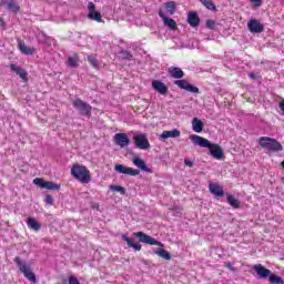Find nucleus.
<instances>
[{
	"label": "nucleus",
	"instance_id": "obj_1",
	"mask_svg": "<svg viewBox=\"0 0 284 284\" xmlns=\"http://www.w3.org/2000/svg\"><path fill=\"white\" fill-rule=\"evenodd\" d=\"M190 141L200 148H207L211 156L216 159V161H222V159H225V152H223V148H221V145L214 144L210 142V140L196 134L190 135Z\"/></svg>",
	"mask_w": 284,
	"mask_h": 284
},
{
	"label": "nucleus",
	"instance_id": "obj_2",
	"mask_svg": "<svg viewBox=\"0 0 284 284\" xmlns=\"http://www.w3.org/2000/svg\"><path fill=\"white\" fill-rule=\"evenodd\" d=\"M71 174L77 179V181H80V183H89L92 181L90 170L81 164H73L71 168Z\"/></svg>",
	"mask_w": 284,
	"mask_h": 284
},
{
	"label": "nucleus",
	"instance_id": "obj_3",
	"mask_svg": "<svg viewBox=\"0 0 284 284\" xmlns=\"http://www.w3.org/2000/svg\"><path fill=\"white\" fill-rule=\"evenodd\" d=\"M258 143L263 150H267L268 152H283V145L275 139L262 136L260 138Z\"/></svg>",
	"mask_w": 284,
	"mask_h": 284
},
{
	"label": "nucleus",
	"instance_id": "obj_4",
	"mask_svg": "<svg viewBox=\"0 0 284 284\" xmlns=\"http://www.w3.org/2000/svg\"><path fill=\"white\" fill-rule=\"evenodd\" d=\"M14 263L18 265L23 276L30 281V283H37V276L33 274L32 270H30V265H28V263L23 262L21 257H16Z\"/></svg>",
	"mask_w": 284,
	"mask_h": 284
},
{
	"label": "nucleus",
	"instance_id": "obj_5",
	"mask_svg": "<svg viewBox=\"0 0 284 284\" xmlns=\"http://www.w3.org/2000/svg\"><path fill=\"white\" fill-rule=\"evenodd\" d=\"M133 236H136V239L140 240V243H145L146 245H158L159 247H163V243L156 241V239L143 232L133 233Z\"/></svg>",
	"mask_w": 284,
	"mask_h": 284
},
{
	"label": "nucleus",
	"instance_id": "obj_6",
	"mask_svg": "<svg viewBox=\"0 0 284 284\" xmlns=\"http://www.w3.org/2000/svg\"><path fill=\"white\" fill-rule=\"evenodd\" d=\"M133 142L139 150H150V141L145 133L133 135Z\"/></svg>",
	"mask_w": 284,
	"mask_h": 284
},
{
	"label": "nucleus",
	"instance_id": "obj_7",
	"mask_svg": "<svg viewBox=\"0 0 284 284\" xmlns=\"http://www.w3.org/2000/svg\"><path fill=\"white\" fill-rule=\"evenodd\" d=\"M73 106L75 108V110H79L80 114H83L84 116H90L92 112V106L81 99L74 100Z\"/></svg>",
	"mask_w": 284,
	"mask_h": 284
},
{
	"label": "nucleus",
	"instance_id": "obj_8",
	"mask_svg": "<svg viewBox=\"0 0 284 284\" xmlns=\"http://www.w3.org/2000/svg\"><path fill=\"white\" fill-rule=\"evenodd\" d=\"M88 10V19H91V21H97L98 23L103 22V18H101V13L97 11V6H94V2H89Z\"/></svg>",
	"mask_w": 284,
	"mask_h": 284
},
{
	"label": "nucleus",
	"instance_id": "obj_9",
	"mask_svg": "<svg viewBox=\"0 0 284 284\" xmlns=\"http://www.w3.org/2000/svg\"><path fill=\"white\" fill-rule=\"evenodd\" d=\"M115 172L119 174H128L129 176H139V170L125 166L123 164H116L114 166Z\"/></svg>",
	"mask_w": 284,
	"mask_h": 284
},
{
	"label": "nucleus",
	"instance_id": "obj_10",
	"mask_svg": "<svg viewBox=\"0 0 284 284\" xmlns=\"http://www.w3.org/2000/svg\"><path fill=\"white\" fill-rule=\"evenodd\" d=\"M174 85L181 88V90H186V92H192L193 94H199V88L190 84L186 80H176L174 81Z\"/></svg>",
	"mask_w": 284,
	"mask_h": 284
},
{
	"label": "nucleus",
	"instance_id": "obj_11",
	"mask_svg": "<svg viewBox=\"0 0 284 284\" xmlns=\"http://www.w3.org/2000/svg\"><path fill=\"white\" fill-rule=\"evenodd\" d=\"M247 29L250 30V32H252L253 34H261V32H263L264 27L261 23V21L256 20V19H251L247 22Z\"/></svg>",
	"mask_w": 284,
	"mask_h": 284
},
{
	"label": "nucleus",
	"instance_id": "obj_12",
	"mask_svg": "<svg viewBox=\"0 0 284 284\" xmlns=\"http://www.w3.org/2000/svg\"><path fill=\"white\" fill-rule=\"evenodd\" d=\"M0 6L7 8L10 12H14V14L21 10V7L16 0H0Z\"/></svg>",
	"mask_w": 284,
	"mask_h": 284
},
{
	"label": "nucleus",
	"instance_id": "obj_13",
	"mask_svg": "<svg viewBox=\"0 0 284 284\" xmlns=\"http://www.w3.org/2000/svg\"><path fill=\"white\" fill-rule=\"evenodd\" d=\"M113 141L120 148H128L130 145V138H128L126 133H116L113 136Z\"/></svg>",
	"mask_w": 284,
	"mask_h": 284
},
{
	"label": "nucleus",
	"instance_id": "obj_14",
	"mask_svg": "<svg viewBox=\"0 0 284 284\" xmlns=\"http://www.w3.org/2000/svg\"><path fill=\"white\" fill-rule=\"evenodd\" d=\"M252 268L254 270V272H256L260 278H270V274H272L271 270L265 268V266L261 264L253 265Z\"/></svg>",
	"mask_w": 284,
	"mask_h": 284
},
{
	"label": "nucleus",
	"instance_id": "obj_15",
	"mask_svg": "<svg viewBox=\"0 0 284 284\" xmlns=\"http://www.w3.org/2000/svg\"><path fill=\"white\" fill-rule=\"evenodd\" d=\"M179 136H181V131L173 129L171 131H163L159 139L160 141H166V139H179Z\"/></svg>",
	"mask_w": 284,
	"mask_h": 284
},
{
	"label": "nucleus",
	"instance_id": "obj_16",
	"mask_svg": "<svg viewBox=\"0 0 284 284\" xmlns=\"http://www.w3.org/2000/svg\"><path fill=\"white\" fill-rule=\"evenodd\" d=\"M152 88L153 90H155V92H159V94H162V95L168 94V85H165V83L159 80H154L152 82Z\"/></svg>",
	"mask_w": 284,
	"mask_h": 284
},
{
	"label": "nucleus",
	"instance_id": "obj_17",
	"mask_svg": "<svg viewBox=\"0 0 284 284\" xmlns=\"http://www.w3.org/2000/svg\"><path fill=\"white\" fill-rule=\"evenodd\" d=\"M159 17L163 20L164 26H168L171 30H175L176 28V21L174 19L165 17V13L163 11H159Z\"/></svg>",
	"mask_w": 284,
	"mask_h": 284
},
{
	"label": "nucleus",
	"instance_id": "obj_18",
	"mask_svg": "<svg viewBox=\"0 0 284 284\" xmlns=\"http://www.w3.org/2000/svg\"><path fill=\"white\" fill-rule=\"evenodd\" d=\"M209 190L211 194H214L215 196H225V191H223V186L216 183H211L209 185Z\"/></svg>",
	"mask_w": 284,
	"mask_h": 284
},
{
	"label": "nucleus",
	"instance_id": "obj_19",
	"mask_svg": "<svg viewBox=\"0 0 284 284\" xmlns=\"http://www.w3.org/2000/svg\"><path fill=\"white\" fill-rule=\"evenodd\" d=\"M132 163L135 165V168L142 170V172H151L150 168H148V164H145V161H143L141 158H133Z\"/></svg>",
	"mask_w": 284,
	"mask_h": 284
},
{
	"label": "nucleus",
	"instance_id": "obj_20",
	"mask_svg": "<svg viewBox=\"0 0 284 284\" xmlns=\"http://www.w3.org/2000/svg\"><path fill=\"white\" fill-rule=\"evenodd\" d=\"M187 23L189 26H191V28L199 27V23H201V20L199 19V14H196V12H189Z\"/></svg>",
	"mask_w": 284,
	"mask_h": 284
},
{
	"label": "nucleus",
	"instance_id": "obj_21",
	"mask_svg": "<svg viewBox=\"0 0 284 284\" xmlns=\"http://www.w3.org/2000/svg\"><path fill=\"white\" fill-rule=\"evenodd\" d=\"M169 74L173 79H183V77H185V73L183 72V70H181V68H178V67L169 68Z\"/></svg>",
	"mask_w": 284,
	"mask_h": 284
},
{
	"label": "nucleus",
	"instance_id": "obj_22",
	"mask_svg": "<svg viewBox=\"0 0 284 284\" xmlns=\"http://www.w3.org/2000/svg\"><path fill=\"white\" fill-rule=\"evenodd\" d=\"M10 70H12V72H16V74H19L22 81H28V73L26 72V70L19 68L17 64H11Z\"/></svg>",
	"mask_w": 284,
	"mask_h": 284
},
{
	"label": "nucleus",
	"instance_id": "obj_23",
	"mask_svg": "<svg viewBox=\"0 0 284 284\" xmlns=\"http://www.w3.org/2000/svg\"><path fill=\"white\" fill-rule=\"evenodd\" d=\"M27 225L29 230H33V232H39V230H41V224L34 217H28Z\"/></svg>",
	"mask_w": 284,
	"mask_h": 284
},
{
	"label": "nucleus",
	"instance_id": "obj_24",
	"mask_svg": "<svg viewBox=\"0 0 284 284\" xmlns=\"http://www.w3.org/2000/svg\"><path fill=\"white\" fill-rule=\"evenodd\" d=\"M122 240L125 241V243L129 245V247H133L135 252H141V244L134 243V241L129 237L128 235H122Z\"/></svg>",
	"mask_w": 284,
	"mask_h": 284
},
{
	"label": "nucleus",
	"instance_id": "obj_25",
	"mask_svg": "<svg viewBox=\"0 0 284 284\" xmlns=\"http://www.w3.org/2000/svg\"><path fill=\"white\" fill-rule=\"evenodd\" d=\"M18 45L22 54H34V48L26 45L22 41H19Z\"/></svg>",
	"mask_w": 284,
	"mask_h": 284
},
{
	"label": "nucleus",
	"instance_id": "obj_26",
	"mask_svg": "<svg viewBox=\"0 0 284 284\" xmlns=\"http://www.w3.org/2000/svg\"><path fill=\"white\" fill-rule=\"evenodd\" d=\"M192 129L193 132H196L197 134L203 132V121L199 120V118H194L192 121Z\"/></svg>",
	"mask_w": 284,
	"mask_h": 284
},
{
	"label": "nucleus",
	"instance_id": "obj_27",
	"mask_svg": "<svg viewBox=\"0 0 284 284\" xmlns=\"http://www.w3.org/2000/svg\"><path fill=\"white\" fill-rule=\"evenodd\" d=\"M226 201L230 204V206L235 207V210L241 207V202H239V200H236V197H234L233 195H226Z\"/></svg>",
	"mask_w": 284,
	"mask_h": 284
},
{
	"label": "nucleus",
	"instance_id": "obj_28",
	"mask_svg": "<svg viewBox=\"0 0 284 284\" xmlns=\"http://www.w3.org/2000/svg\"><path fill=\"white\" fill-rule=\"evenodd\" d=\"M268 282L271 284H284L283 277L274 274L271 272V274L268 275Z\"/></svg>",
	"mask_w": 284,
	"mask_h": 284
},
{
	"label": "nucleus",
	"instance_id": "obj_29",
	"mask_svg": "<svg viewBox=\"0 0 284 284\" xmlns=\"http://www.w3.org/2000/svg\"><path fill=\"white\" fill-rule=\"evenodd\" d=\"M67 65L69 68H79V55L69 57Z\"/></svg>",
	"mask_w": 284,
	"mask_h": 284
},
{
	"label": "nucleus",
	"instance_id": "obj_30",
	"mask_svg": "<svg viewBox=\"0 0 284 284\" xmlns=\"http://www.w3.org/2000/svg\"><path fill=\"white\" fill-rule=\"evenodd\" d=\"M202 6L205 7L206 10H211L212 12L216 11V6H214V2L212 0H199Z\"/></svg>",
	"mask_w": 284,
	"mask_h": 284
},
{
	"label": "nucleus",
	"instance_id": "obj_31",
	"mask_svg": "<svg viewBox=\"0 0 284 284\" xmlns=\"http://www.w3.org/2000/svg\"><path fill=\"white\" fill-rule=\"evenodd\" d=\"M155 254L161 258H164L165 261L172 260V255L165 250L159 248L158 251H155Z\"/></svg>",
	"mask_w": 284,
	"mask_h": 284
},
{
	"label": "nucleus",
	"instance_id": "obj_32",
	"mask_svg": "<svg viewBox=\"0 0 284 284\" xmlns=\"http://www.w3.org/2000/svg\"><path fill=\"white\" fill-rule=\"evenodd\" d=\"M164 8L169 14H174V12H176V3L174 1L166 2Z\"/></svg>",
	"mask_w": 284,
	"mask_h": 284
},
{
	"label": "nucleus",
	"instance_id": "obj_33",
	"mask_svg": "<svg viewBox=\"0 0 284 284\" xmlns=\"http://www.w3.org/2000/svg\"><path fill=\"white\" fill-rule=\"evenodd\" d=\"M43 190H61V185L54 183V182H44Z\"/></svg>",
	"mask_w": 284,
	"mask_h": 284
},
{
	"label": "nucleus",
	"instance_id": "obj_34",
	"mask_svg": "<svg viewBox=\"0 0 284 284\" xmlns=\"http://www.w3.org/2000/svg\"><path fill=\"white\" fill-rule=\"evenodd\" d=\"M111 192H119L120 194H125V187L119 185H110Z\"/></svg>",
	"mask_w": 284,
	"mask_h": 284
},
{
	"label": "nucleus",
	"instance_id": "obj_35",
	"mask_svg": "<svg viewBox=\"0 0 284 284\" xmlns=\"http://www.w3.org/2000/svg\"><path fill=\"white\" fill-rule=\"evenodd\" d=\"M88 61L93 68H99V61L97 60V55H89Z\"/></svg>",
	"mask_w": 284,
	"mask_h": 284
},
{
	"label": "nucleus",
	"instance_id": "obj_36",
	"mask_svg": "<svg viewBox=\"0 0 284 284\" xmlns=\"http://www.w3.org/2000/svg\"><path fill=\"white\" fill-rule=\"evenodd\" d=\"M33 185H38V187H41L43 190V187L45 185V181H43V179H41V178H36L33 180Z\"/></svg>",
	"mask_w": 284,
	"mask_h": 284
},
{
	"label": "nucleus",
	"instance_id": "obj_37",
	"mask_svg": "<svg viewBox=\"0 0 284 284\" xmlns=\"http://www.w3.org/2000/svg\"><path fill=\"white\" fill-rule=\"evenodd\" d=\"M206 28H209V30H216V21L207 20L206 21Z\"/></svg>",
	"mask_w": 284,
	"mask_h": 284
},
{
	"label": "nucleus",
	"instance_id": "obj_38",
	"mask_svg": "<svg viewBox=\"0 0 284 284\" xmlns=\"http://www.w3.org/2000/svg\"><path fill=\"white\" fill-rule=\"evenodd\" d=\"M250 3H252L253 8H261L263 0H250Z\"/></svg>",
	"mask_w": 284,
	"mask_h": 284
},
{
	"label": "nucleus",
	"instance_id": "obj_39",
	"mask_svg": "<svg viewBox=\"0 0 284 284\" xmlns=\"http://www.w3.org/2000/svg\"><path fill=\"white\" fill-rule=\"evenodd\" d=\"M122 59H132V54L128 51L121 52Z\"/></svg>",
	"mask_w": 284,
	"mask_h": 284
},
{
	"label": "nucleus",
	"instance_id": "obj_40",
	"mask_svg": "<svg viewBox=\"0 0 284 284\" xmlns=\"http://www.w3.org/2000/svg\"><path fill=\"white\" fill-rule=\"evenodd\" d=\"M69 284H81L79 280L74 276L69 277Z\"/></svg>",
	"mask_w": 284,
	"mask_h": 284
},
{
	"label": "nucleus",
	"instance_id": "obj_41",
	"mask_svg": "<svg viewBox=\"0 0 284 284\" xmlns=\"http://www.w3.org/2000/svg\"><path fill=\"white\" fill-rule=\"evenodd\" d=\"M184 164H185L187 168H194V162H192L190 159H185V160H184Z\"/></svg>",
	"mask_w": 284,
	"mask_h": 284
},
{
	"label": "nucleus",
	"instance_id": "obj_42",
	"mask_svg": "<svg viewBox=\"0 0 284 284\" xmlns=\"http://www.w3.org/2000/svg\"><path fill=\"white\" fill-rule=\"evenodd\" d=\"M52 202H53L52 195H47L45 196V203H48V205H52Z\"/></svg>",
	"mask_w": 284,
	"mask_h": 284
},
{
	"label": "nucleus",
	"instance_id": "obj_43",
	"mask_svg": "<svg viewBox=\"0 0 284 284\" xmlns=\"http://www.w3.org/2000/svg\"><path fill=\"white\" fill-rule=\"evenodd\" d=\"M280 110H282L283 114H284V100H282L280 102Z\"/></svg>",
	"mask_w": 284,
	"mask_h": 284
},
{
	"label": "nucleus",
	"instance_id": "obj_44",
	"mask_svg": "<svg viewBox=\"0 0 284 284\" xmlns=\"http://www.w3.org/2000/svg\"><path fill=\"white\" fill-rule=\"evenodd\" d=\"M250 77H251V79H254V73H251Z\"/></svg>",
	"mask_w": 284,
	"mask_h": 284
},
{
	"label": "nucleus",
	"instance_id": "obj_45",
	"mask_svg": "<svg viewBox=\"0 0 284 284\" xmlns=\"http://www.w3.org/2000/svg\"><path fill=\"white\" fill-rule=\"evenodd\" d=\"M227 267H229L230 270H232V265H231V264H229Z\"/></svg>",
	"mask_w": 284,
	"mask_h": 284
},
{
	"label": "nucleus",
	"instance_id": "obj_46",
	"mask_svg": "<svg viewBox=\"0 0 284 284\" xmlns=\"http://www.w3.org/2000/svg\"><path fill=\"white\" fill-rule=\"evenodd\" d=\"M282 168L284 169V161L282 162Z\"/></svg>",
	"mask_w": 284,
	"mask_h": 284
}]
</instances>
